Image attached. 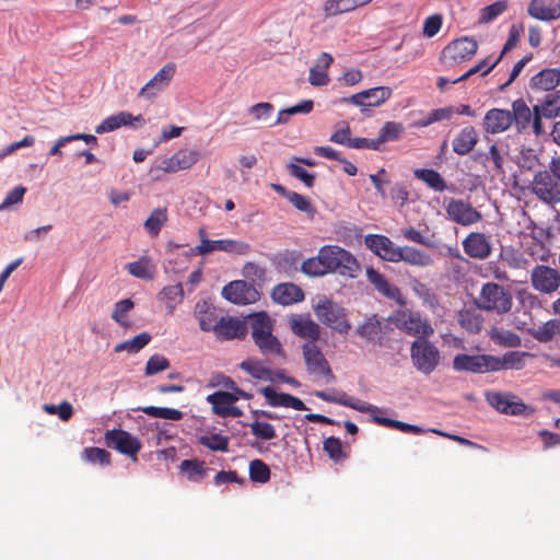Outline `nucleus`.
Listing matches in <instances>:
<instances>
[{"label": "nucleus", "mask_w": 560, "mask_h": 560, "mask_svg": "<svg viewBox=\"0 0 560 560\" xmlns=\"http://www.w3.org/2000/svg\"><path fill=\"white\" fill-rule=\"evenodd\" d=\"M510 109L491 108L482 119V129L488 135H499L508 131L512 126L518 133L529 127L530 107L523 98L512 102Z\"/></svg>", "instance_id": "f257e3e1"}, {"label": "nucleus", "mask_w": 560, "mask_h": 560, "mask_svg": "<svg viewBox=\"0 0 560 560\" xmlns=\"http://www.w3.org/2000/svg\"><path fill=\"white\" fill-rule=\"evenodd\" d=\"M318 256L326 273L337 272L342 277L355 278L361 271L358 259L340 246L325 245L319 248Z\"/></svg>", "instance_id": "f03ea898"}, {"label": "nucleus", "mask_w": 560, "mask_h": 560, "mask_svg": "<svg viewBox=\"0 0 560 560\" xmlns=\"http://www.w3.org/2000/svg\"><path fill=\"white\" fill-rule=\"evenodd\" d=\"M313 310L317 319L331 330L340 335H347L351 330L347 310L331 299L319 298Z\"/></svg>", "instance_id": "7ed1b4c3"}, {"label": "nucleus", "mask_w": 560, "mask_h": 560, "mask_svg": "<svg viewBox=\"0 0 560 560\" xmlns=\"http://www.w3.org/2000/svg\"><path fill=\"white\" fill-rule=\"evenodd\" d=\"M252 337L264 355L275 354L283 357L281 343L272 335L271 319L266 313L254 315L252 322Z\"/></svg>", "instance_id": "20e7f679"}, {"label": "nucleus", "mask_w": 560, "mask_h": 560, "mask_svg": "<svg viewBox=\"0 0 560 560\" xmlns=\"http://www.w3.org/2000/svg\"><path fill=\"white\" fill-rule=\"evenodd\" d=\"M513 305L512 294L504 287L487 282L482 285L477 299V306L480 310L505 314L511 311Z\"/></svg>", "instance_id": "39448f33"}, {"label": "nucleus", "mask_w": 560, "mask_h": 560, "mask_svg": "<svg viewBox=\"0 0 560 560\" xmlns=\"http://www.w3.org/2000/svg\"><path fill=\"white\" fill-rule=\"evenodd\" d=\"M410 358L413 366L429 375L440 364L441 354L438 347L429 338L416 339L410 346Z\"/></svg>", "instance_id": "423d86ee"}, {"label": "nucleus", "mask_w": 560, "mask_h": 560, "mask_svg": "<svg viewBox=\"0 0 560 560\" xmlns=\"http://www.w3.org/2000/svg\"><path fill=\"white\" fill-rule=\"evenodd\" d=\"M302 354L310 374L323 377L326 383L335 382L336 376L317 342H305L302 346Z\"/></svg>", "instance_id": "0eeeda50"}, {"label": "nucleus", "mask_w": 560, "mask_h": 560, "mask_svg": "<svg viewBox=\"0 0 560 560\" xmlns=\"http://www.w3.org/2000/svg\"><path fill=\"white\" fill-rule=\"evenodd\" d=\"M532 192L542 202L553 206L560 203V179L550 171H540L532 180Z\"/></svg>", "instance_id": "6e6552de"}, {"label": "nucleus", "mask_w": 560, "mask_h": 560, "mask_svg": "<svg viewBox=\"0 0 560 560\" xmlns=\"http://www.w3.org/2000/svg\"><path fill=\"white\" fill-rule=\"evenodd\" d=\"M397 327L407 335L417 339L429 338L434 334L431 323L423 318L419 312L410 310L402 311L397 316Z\"/></svg>", "instance_id": "1a4fd4ad"}, {"label": "nucleus", "mask_w": 560, "mask_h": 560, "mask_svg": "<svg viewBox=\"0 0 560 560\" xmlns=\"http://www.w3.org/2000/svg\"><path fill=\"white\" fill-rule=\"evenodd\" d=\"M478 49V43L470 37L454 39L447 44L441 54V59L450 66L471 59Z\"/></svg>", "instance_id": "9d476101"}, {"label": "nucleus", "mask_w": 560, "mask_h": 560, "mask_svg": "<svg viewBox=\"0 0 560 560\" xmlns=\"http://www.w3.org/2000/svg\"><path fill=\"white\" fill-rule=\"evenodd\" d=\"M104 440L108 447L130 456L135 460L142 447L141 441L137 436L121 429L107 430L104 434Z\"/></svg>", "instance_id": "9b49d317"}, {"label": "nucleus", "mask_w": 560, "mask_h": 560, "mask_svg": "<svg viewBox=\"0 0 560 560\" xmlns=\"http://www.w3.org/2000/svg\"><path fill=\"white\" fill-rule=\"evenodd\" d=\"M494 355L491 354H456L453 369L457 372L487 373L493 371Z\"/></svg>", "instance_id": "f8f14e48"}, {"label": "nucleus", "mask_w": 560, "mask_h": 560, "mask_svg": "<svg viewBox=\"0 0 560 560\" xmlns=\"http://www.w3.org/2000/svg\"><path fill=\"white\" fill-rule=\"evenodd\" d=\"M530 283L536 291L551 294L560 288V272L552 267L537 265L530 272Z\"/></svg>", "instance_id": "ddd939ff"}, {"label": "nucleus", "mask_w": 560, "mask_h": 560, "mask_svg": "<svg viewBox=\"0 0 560 560\" xmlns=\"http://www.w3.org/2000/svg\"><path fill=\"white\" fill-rule=\"evenodd\" d=\"M560 85V69L545 68L530 77L527 83V92L538 95L552 93Z\"/></svg>", "instance_id": "4468645a"}, {"label": "nucleus", "mask_w": 560, "mask_h": 560, "mask_svg": "<svg viewBox=\"0 0 560 560\" xmlns=\"http://www.w3.org/2000/svg\"><path fill=\"white\" fill-rule=\"evenodd\" d=\"M214 250H221L229 254L246 255L250 250V245L236 240H217L205 241L203 245H197L191 249V255L205 256Z\"/></svg>", "instance_id": "2eb2a0df"}, {"label": "nucleus", "mask_w": 560, "mask_h": 560, "mask_svg": "<svg viewBox=\"0 0 560 560\" xmlns=\"http://www.w3.org/2000/svg\"><path fill=\"white\" fill-rule=\"evenodd\" d=\"M445 210L453 222L463 226L472 225L482 220V214L469 202L462 199H451Z\"/></svg>", "instance_id": "dca6fc26"}, {"label": "nucleus", "mask_w": 560, "mask_h": 560, "mask_svg": "<svg viewBox=\"0 0 560 560\" xmlns=\"http://www.w3.org/2000/svg\"><path fill=\"white\" fill-rule=\"evenodd\" d=\"M465 254L478 260H483L492 254L491 236L481 232H470L462 242Z\"/></svg>", "instance_id": "f3484780"}, {"label": "nucleus", "mask_w": 560, "mask_h": 560, "mask_svg": "<svg viewBox=\"0 0 560 560\" xmlns=\"http://www.w3.org/2000/svg\"><path fill=\"white\" fill-rule=\"evenodd\" d=\"M291 331L306 342H317L320 337L322 328L319 324L312 319L310 314H293L289 318Z\"/></svg>", "instance_id": "a211bd4d"}, {"label": "nucleus", "mask_w": 560, "mask_h": 560, "mask_svg": "<svg viewBox=\"0 0 560 560\" xmlns=\"http://www.w3.org/2000/svg\"><path fill=\"white\" fill-rule=\"evenodd\" d=\"M207 401L211 405L213 413L219 417L238 418L243 415V411L234 406L236 397L229 392H214L207 396Z\"/></svg>", "instance_id": "6ab92c4d"}, {"label": "nucleus", "mask_w": 560, "mask_h": 560, "mask_svg": "<svg viewBox=\"0 0 560 560\" xmlns=\"http://www.w3.org/2000/svg\"><path fill=\"white\" fill-rule=\"evenodd\" d=\"M175 72L176 65L174 62H167L143 88L140 89L138 96L144 98L154 97L158 93L162 92L170 85Z\"/></svg>", "instance_id": "aec40b11"}, {"label": "nucleus", "mask_w": 560, "mask_h": 560, "mask_svg": "<svg viewBox=\"0 0 560 560\" xmlns=\"http://www.w3.org/2000/svg\"><path fill=\"white\" fill-rule=\"evenodd\" d=\"M364 245L383 260L396 262L399 247H396L387 236L368 234L364 237Z\"/></svg>", "instance_id": "412c9836"}, {"label": "nucleus", "mask_w": 560, "mask_h": 560, "mask_svg": "<svg viewBox=\"0 0 560 560\" xmlns=\"http://www.w3.org/2000/svg\"><path fill=\"white\" fill-rule=\"evenodd\" d=\"M222 295L234 304L245 305L256 300L257 291L246 281L235 280L223 288Z\"/></svg>", "instance_id": "4be33fe9"}, {"label": "nucleus", "mask_w": 560, "mask_h": 560, "mask_svg": "<svg viewBox=\"0 0 560 560\" xmlns=\"http://www.w3.org/2000/svg\"><path fill=\"white\" fill-rule=\"evenodd\" d=\"M316 397L327 402L338 404L345 407H349L360 412L374 413L380 411L376 406L362 401L358 398L349 396L348 394L340 392L336 395H330L326 392H316Z\"/></svg>", "instance_id": "5701e85b"}, {"label": "nucleus", "mask_w": 560, "mask_h": 560, "mask_svg": "<svg viewBox=\"0 0 560 560\" xmlns=\"http://www.w3.org/2000/svg\"><path fill=\"white\" fill-rule=\"evenodd\" d=\"M527 12L539 21H556L560 18V0H532Z\"/></svg>", "instance_id": "b1692460"}, {"label": "nucleus", "mask_w": 560, "mask_h": 560, "mask_svg": "<svg viewBox=\"0 0 560 560\" xmlns=\"http://www.w3.org/2000/svg\"><path fill=\"white\" fill-rule=\"evenodd\" d=\"M213 332L220 339H243L247 334V327L237 318L223 316L219 319Z\"/></svg>", "instance_id": "393cba45"}, {"label": "nucleus", "mask_w": 560, "mask_h": 560, "mask_svg": "<svg viewBox=\"0 0 560 560\" xmlns=\"http://www.w3.org/2000/svg\"><path fill=\"white\" fill-rule=\"evenodd\" d=\"M132 122L144 125L145 120L142 115L133 116L128 112H119L106 117L98 126H96L95 132L98 135L110 132L122 126H130Z\"/></svg>", "instance_id": "a878e982"}, {"label": "nucleus", "mask_w": 560, "mask_h": 560, "mask_svg": "<svg viewBox=\"0 0 560 560\" xmlns=\"http://www.w3.org/2000/svg\"><path fill=\"white\" fill-rule=\"evenodd\" d=\"M479 141L478 131L472 126L462 128L452 140V149L458 155L469 154Z\"/></svg>", "instance_id": "bb28decb"}, {"label": "nucleus", "mask_w": 560, "mask_h": 560, "mask_svg": "<svg viewBox=\"0 0 560 560\" xmlns=\"http://www.w3.org/2000/svg\"><path fill=\"white\" fill-rule=\"evenodd\" d=\"M272 300L281 305H291L304 300L303 290L294 283L277 284L271 292Z\"/></svg>", "instance_id": "cd10ccee"}, {"label": "nucleus", "mask_w": 560, "mask_h": 560, "mask_svg": "<svg viewBox=\"0 0 560 560\" xmlns=\"http://www.w3.org/2000/svg\"><path fill=\"white\" fill-rule=\"evenodd\" d=\"M534 357L535 354L526 351H509L501 358L494 357L493 371L522 370L526 365V359Z\"/></svg>", "instance_id": "c85d7f7f"}, {"label": "nucleus", "mask_w": 560, "mask_h": 560, "mask_svg": "<svg viewBox=\"0 0 560 560\" xmlns=\"http://www.w3.org/2000/svg\"><path fill=\"white\" fill-rule=\"evenodd\" d=\"M366 278L373 284L375 290L388 299L397 300L400 296L399 289L392 284L384 275L373 267L366 268Z\"/></svg>", "instance_id": "c756f323"}, {"label": "nucleus", "mask_w": 560, "mask_h": 560, "mask_svg": "<svg viewBox=\"0 0 560 560\" xmlns=\"http://www.w3.org/2000/svg\"><path fill=\"white\" fill-rule=\"evenodd\" d=\"M355 334L369 342L381 343L382 324L377 315L374 314L365 318V320L357 327Z\"/></svg>", "instance_id": "7c9ffc66"}, {"label": "nucleus", "mask_w": 560, "mask_h": 560, "mask_svg": "<svg viewBox=\"0 0 560 560\" xmlns=\"http://www.w3.org/2000/svg\"><path fill=\"white\" fill-rule=\"evenodd\" d=\"M405 261L412 266L427 267L433 262L432 257L423 250L411 246L399 247L396 262Z\"/></svg>", "instance_id": "2f4dec72"}, {"label": "nucleus", "mask_w": 560, "mask_h": 560, "mask_svg": "<svg viewBox=\"0 0 560 560\" xmlns=\"http://www.w3.org/2000/svg\"><path fill=\"white\" fill-rule=\"evenodd\" d=\"M372 1L373 0H327L324 4V12L327 16H336L354 11Z\"/></svg>", "instance_id": "473e14b6"}, {"label": "nucleus", "mask_w": 560, "mask_h": 560, "mask_svg": "<svg viewBox=\"0 0 560 560\" xmlns=\"http://www.w3.org/2000/svg\"><path fill=\"white\" fill-rule=\"evenodd\" d=\"M413 176L434 191L442 192L447 189L443 176L433 168H416L413 170Z\"/></svg>", "instance_id": "72a5a7b5"}, {"label": "nucleus", "mask_w": 560, "mask_h": 560, "mask_svg": "<svg viewBox=\"0 0 560 560\" xmlns=\"http://www.w3.org/2000/svg\"><path fill=\"white\" fill-rule=\"evenodd\" d=\"M535 112L538 110L545 118L551 119L560 115V89L546 94L540 104L534 105Z\"/></svg>", "instance_id": "f704fd0d"}, {"label": "nucleus", "mask_w": 560, "mask_h": 560, "mask_svg": "<svg viewBox=\"0 0 560 560\" xmlns=\"http://www.w3.org/2000/svg\"><path fill=\"white\" fill-rule=\"evenodd\" d=\"M167 220V208H156L151 211L150 215L144 221V230L149 233L150 236L156 237L160 234L162 228L166 224Z\"/></svg>", "instance_id": "c9c22d12"}, {"label": "nucleus", "mask_w": 560, "mask_h": 560, "mask_svg": "<svg viewBox=\"0 0 560 560\" xmlns=\"http://www.w3.org/2000/svg\"><path fill=\"white\" fill-rule=\"evenodd\" d=\"M179 469L186 475L187 479L192 482H200L209 470L206 463L198 459L183 460L179 465Z\"/></svg>", "instance_id": "e433bc0d"}, {"label": "nucleus", "mask_w": 560, "mask_h": 560, "mask_svg": "<svg viewBox=\"0 0 560 560\" xmlns=\"http://www.w3.org/2000/svg\"><path fill=\"white\" fill-rule=\"evenodd\" d=\"M135 303L131 299H124L114 304L112 319L125 329L131 327L129 313L133 310Z\"/></svg>", "instance_id": "4c0bfd02"}, {"label": "nucleus", "mask_w": 560, "mask_h": 560, "mask_svg": "<svg viewBox=\"0 0 560 560\" xmlns=\"http://www.w3.org/2000/svg\"><path fill=\"white\" fill-rule=\"evenodd\" d=\"M240 368L250 376L261 381H273V372L258 360L248 359L242 361Z\"/></svg>", "instance_id": "58836bf2"}, {"label": "nucleus", "mask_w": 560, "mask_h": 560, "mask_svg": "<svg viewBox=\"0 0 560 560\" xmlns=\"http://www.w3.org/2000/svg\"><path fill=\"white\" fill-rule=\"evenodd\" d=\"M196 311L198 314L200 329L203 331H214L219 322L215 310L211 308L207 302H202L196 305Z\"/></svg>", "instance_id": "ea45409f"}, {"label": "nucleus", "mask_w": 560, "mask_h": 560, "mask_svg": "<svg viewBox=\"0 0 560 560\" xmlns=\"http://www.w3.org/2000/svg\"><path fill=\"white\" fill-rule=\"evenodd\" d=\"M152 337L149 332H141L130 340H125L115 346L116 353L127 351L128 353H138L151 341Z\"/></svg>", "instance_id": "a19ab883"}, {"label": "nucleus", "mask_w": 560, "mask_h": 560, "mask_svg": "<svg viewBox=\"0 0 560 560\" xmlns=\"http://www.w3.org/2000/svg\"><path fill=\"white\" fill-rule=\"evenodd\" d=\"M184 290L180 283L165 287L159 294L160 300L165 303L168 313H173L177 304L183 301Z\"/></svg>", "instance_id": "79ce46f5"}, {"label": "nucleus", "mask_w": 560, "mask_h": 560, "mask_svg": "<svg viewBox=\"0 0 560 560\" xmlns=\"http://www.w3.org/2000/svg\"><path fill=\"white\" fill-rule=\"evenodd\" d=\"M368 107H377L384 104L392 96V89L388 86H376L363 91Z\"/></svg>", "instance_id": "37998d69"}, {"label": "nucleus", "mask_w": 560, "mask_h": 560, "mask_svg": "<svg viewBox=\"0 0 560 560\" xmlns=\"http://www.w3.org/2000/svg\"><path fill=\"white\" fill-rule=\"evenodd\" d=\"M172 156L175 163V167L178 172L188 170L195 165L198 162L200 154L196 150L183 149L175 152Z\"/></svg>", "instance_id": "c03bdc74"}, {"label": "nucleus", "mask_w": 560, "mask_h": 560, "mask_svg": "<svg viewBox=\"0 0 560 560\" xmlns=\"http://www.w3.org/2000/svg\"><path fill=\"white\" fill-rule=\"evenodd\" d=\"M141 411L153 418H161L174 421L182 420L184 417V413L180 410L166 407L148 406L141 408Z\"/></svg>", "instance_id": "a18cd8bd"}, {"label": "nucleus", "mask_w": 560, "mask_h": 560, "mask_svg": "<svg viewBox=\"0 0 560 560\" xmlns=\"http://www.w3.org/2000/svg\"><path fill=\"white\" fill-rule=\"evenodd\" d=\"M288 200L296 210L305 213L310 219H314L316 214V207L313 205L310 198L292 191L289 194Z\"/></svg>", "instance_id": "49530a36"}, {"label": "nucleus", "mask_w": 560, "mask_h": 560, "mask_svg": "<svg viewBox=\"0 0 560 560\" xmlns=\"http://www.w3.org/2000/svg\"><path fill=\"white\" fill-rule=\"evenodd\" d=\"M110 453L100 447H86L82 452V458L91 464H100L102 466L110 465Z\"/></svg>", "instance_id": "de8ad7c7"}, {"label": "nucleus", "mask_w": 560, "mask_h": 560, "mask_svg": "<svg viewBox=\"0 0 560 560\" xmlns=\"http://www.w3.org/2000/svg\"><path fill=\"white\" fill-rule=\"evenodd\" d=\"M199 443L214 452H228L229 450V438L220 433L202 435L199 438Z\"/></svg>", "instance_id": "09e8293b"}, {"label": "nucleus", "mask_w": 560, "mask_h": 560, "mask_svg": "<svg viewBox=\"0 0 560 560\" xmlns=\"http://www.w3.org/2000/svg\"><path fill=\"white\" fill-rule=\"evenodd\" d=\"M501 61V57H498L492 63L488 62V59H482L476 66L471 67L468 71L463 73L456 79H453L452 84L462 82L470 78L476 73H481V75H487L492 69L497 67V65Z\"/></svg>", "instance_id": "8fccbe9b"}, {"label": "nucleus", "mask_w": 560, "mask_h": 560, "mask_svg": "<svg viewBox=\"0 0 560 560\" xmlns=\"http://www.w3.org/2000/svg\"><path fill=\"white\" fill-rule=\"evenodd\" d=\"M501 61V57H498L492 63L488 62V59H482L476 66L471 67L468 71L463 73L456 79H453L452 84L462 82L470 78L476 73H481V75H487L492 69L497 67V65Z\"/></svg>", "instance_id": "3c124183"}, {"label": "nucleus", "mask_w": 560, "mask_h": 560, "mask_svg": "<svg viewBox=\"0 0 560 560\" xmlns=\"http://www.w3.org/2000/svg\"><path fill=\"white\" fill-rule=\"evenodd\" d=\"M249 478L254 482L266 483L270 479V469L261 459L249 463Z\"/></svg>", "instance_id": "603ef678"}, {"label": "nucleus", "mask_w": 560, "mask_h": 560, "mask_svg": "<svg viewBox=\"0 0 560 560\" xmlns=\"http://www.w3.org/2000/svg\"><path fill=\"white\" fill-rule=\"evenodd\" d=\"M250 433L262 441H269L277 436L275 427L265 421L255 420L249 424Z\"/></svg>", "instance_id": "864d4df0"}, {"label": "nucleus", "mask_w": 560, "mask_h": 560, "mask_svg": "<svg viewBox=\"0 0 560 560\" xmlns=\"http://www.w3.org/2000/svg\"><path fill=\"white\" fill-rule=\"evenodd\" d=\"M513 394H502L499 392H489L486 394L487 401L491 407L501 413L509 415V404Z\"/></svg>", "instance_id": "5fc2aeb1"}, {"label": "nucleus", "mask_w": 560, "mask_h": 560, "mask_svg": "<svg viewBox=\"0 0 560 560\" xmlns=\"http://www.w3.org/2000/svg\"><path fill=\"white\" fill-rule=\"evenodd\" d=\"M508 9L506 1H497L490 5H487L481 9L479 23L487 24L494 19H497L500 14H502Z\"/></svg>", "instance_id": "6e6d98bb"}, {"label": "nucleus", "mask_w": 560, "mask_h": 560, "mask_svg": "<svg viewBox=\"0 0 560 560\" xmlns=\"http://www.w3.org/2000/svg\"><path fill=\"white\" fill-rule=\"evenodd\" d=\"M259 393L267 399L269 406L287 408L289 394L277 393L271 386L261 387Z\"/></svg>", "instance_id": "4d7b16f0"}, {"label": "nucleus", "mask_w": 560, "mask_h": 560, "mask_svg": "<svg viewBox=\"0 0 560 560\" xmlns=\"http://www.w3.org/2000/svg\"><path fill=\"white\" fill-rule=\"evenodd\" d=\"M485 160L492 163V170L497 175H504V155L497 144H491Z\"/></svg>", "instance_id": "13d9d810"}, {"label": "nucleus", "mask_w": 560, "mask_h": 560, "mask_svg": "<svg viewBox=\"0 0 560 560\" xmlns=\"http://www.w3.org/2000/svg\"><path fill=\"white\" fill-rule=\"evenodd\" d=\"M405 128L401 122L387 121L380 130V136L384 143L398 140Z\"/></svg>", "instance_id": "bf43d9fd"}, {"label": "nucleus", "mask_w": 560, "mask_h": 560, "mask_svg": "<svg viewBox=\"0 0 560 560\" xmlns=\"http://www.w3.org/2000/svg\"><path fill=\"white\" fill-rule=\"evenodd\" d=\"M288 171L291 176L303 182L306 187L312 188L314 186L316 178L314 173L307 172L305 168L298 165L293 161L288 164Z\"/></svg>", "instance_id": "052dcab7"}, {"label": "nucleus", "mask_w": 560, "mask_h": 560, "mask_svg": "<svg viewBox=\"0 0 560 560\" xmlns=\"http://www.w3.org/2000/svg\"><path fill=\"white\" fill-rule=\"evenodd\" d=\"M301 270L311 277H322L327 275L326 269L323 266V262L319 256L307 258L303 261Z\"/></svg>", "instance_id": "680f3d73"}, {"label": "nucleus", "mask_w": 560, "mask_h": 560, "mask_svg": "<svg viewBox=\"0 0 560 560\" xmlns=\"http://www.w3.org/2000/svg\"><path fill=\"white\" fill-rule=\"evenodd\" d=\"M492 339L504 347L516 348L522 343L521 337L510 330H499L492 335Z\"/></svg>", "instance_id": "e2e57ef3"}, {"label": "nucleus", "mask_w": 560, "mask_h": 560, "mask_svg": "<svg viewBox=\"0 0 560 560\" xmlns=\"http://www.w3.org/2000/svg\"><path fill=\"white\" fill-rule=\"evenodd\" d=\"M170 368V361L164 355L153 354L145 364V375H154Z\"/></svg>", "instance_id": "0e129e2a"}, {"label": "nucleus", "mask_w": 560, "mask_h": 560, "mask_svg": "<svg viewBox=\"0 0 560 560\" xmlns=\"http://www.w3.org/2000/svg\"><path fill=\"white\" fill-rule=\"evenodd\" d=\"M127 270L130 275L139 279H152L153 277V273L149 268V261L147 259L129 262L127 265Z\"/></svg>", "instance_id": "69168bd1"}, {"label": "nucleus", "mask_w": 560, "mask_h": 560, "mask_svg": "<svg viewBox=\"0 0 560 560\" xmlns=\"http://www.w3.org/2000/svg\"><path fill=\"white\" fill-rule=\"evenodd\" d=\"M416 295L422 300V302L429 305L431 308H435L439 305V298L436 293L423 283H417L415 287Z\"/></svg>", "instance_id": "338daca9"}, {"label": "nucleus", "mask_w": 560, "mask_h": 560, "mask_svg": "<svg viewBox=\"0 0 560 560\" xmlns=\"http://www.w3.org/2000/svg\"><path fill=\"white\" fill-rule=\"evenodd\" d=\"M323 448L328 454V456L335 462H338L345 457L342 453L341 442L337 438L329 436L325 439L323 443Z\"/></svg>", "instance_id": "774afa93"}]
</instances>
